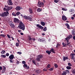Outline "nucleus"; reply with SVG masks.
Wrapping results in <instances>:
<instances>
[{
	"mask_svg": "<svg viewBox=\"0 0 75 75\" xmlns=\"http://www.w3.org/2000/svg\"><path fill=\"white\" fill-rule=\"evenodd\" d=\"M13 22L15 23H19L18 27L19 29H21L23 31L25 30V25L18 19L16 18H14L13 19Z\"/></svg>",
	"mask_w": 75,
	"mask_h": 75,
	"instance_id": "1",
	"label": "nucleus"
},
{
	"mask_svg": "<svg viewBox=\"0 0 75 75\" xmlns=\"http://www.w3.org/2000/svg\"><path fill=\"white\" fill-rule=\"evenodd\" d=\"M38 6L39 7H44V3L41 1H39L38 3Z\"/></svg>",
	"mask_w": 75,
	"mask_h": 75,
	"instance_id": "2",
	"label": "nucleus"
},
{
	"mask_svg": "<svg viewBox=\"0 0 75 75\" xmlns=\"http://www.w3.org/2000/svg\"><path fill=\"white\" fill-rule=\"evenodd\" d=\"M9 14V13H8V11H6V12H4V13H2V16H4V17H5V16H8V15Z\"/></svg>",
	"mask_w": 75,
	"mask_h": 75,
	"instance_id": "3",
	"label": "nucleus"
},
{
	"mask_svg": "<svg viewBox=\"0 0 75 75\" xmlns=\"http://www.w3.org/2000/svg\"><path fill=\"white\" fill-rule=\"evenodd\" d=\"M9 25L12 28H15V25H14L13 22L12 21L9 22Z\"/></svg>",
	"mask_w": 75,
	"mask_h": 75,
	"instance_id": "4",
	"label": "nucleus"
},
{
	"mask_svg": "<svg viewBox=\"0 0 75 75\" xmlns=\"http://www.w3.org/2000/svg\"><path fill=\"white\" fill-rule=\"evenodd\" d=\"M7 3L8 6H12L13 4L11 0H8V1H7Z\"/></svg>",
	"mask_w": 75,
	"mask_h": 75,
	"instance_id": "5",
	"label": "nucleus"
},
{
	"mask_svg": "<svg viewBox=\"0 0 75 75\" xmlns=\"http://www.w3.org/2000/svg\"><path fill=\"white\" fill-rule=\"evenodd\" d=\"M21 7L20 6H18L15 8V10H17V11H19L21 9Z\"/></svg>",
	"mask_w": 75,
	"mask_h": 75,
	"instance_id": "6",
	"label": "nucleus"
},
{
	"mask_svg": "<svg viewBox=\"0 0 75 75\" xmlns=\"http://www.w3.org/2000/svg\"><path fill=\"white\" fill-rule=\"evenodd\" d=\"M14 58V55L13 54H11L9 57V58L10 59H13Z\"/></svg>",
	"mask_w": 75,
	"mask_h": 75,
	"instance_id": "7",
	"label": "nucleus"
},
{
	"mask_svg": "<svg viewBox=\"0 0 75 75\" xmlns=\"http://www.w3.org/2000/svg\"><path fill=\"white\" fill-rule=\"evenodd\" d=\"M74 55H75V54L74 53H72L70 54V56L71 57V59H73L74 58Z\"/></svg>",
	"mask_w": 75,
	"mask_h": 75,
	"instance_id": "8",
	"label": "nucleus"
},
{
	"mask_svg": "<svg viewBox=\"0 0 75 75\" xmlns=\"http://www.w3.org/2000/svg\"><path fill=\"white\" fill-rule=\"evenodd\" d=\"M69 12L70 13L72 12V13H71V14H74V9H71L69 10Z\"/></svg>",
	"mask_w": 75,
	"mask_h": 75,
	"instance_id": "9",
	"label": "nucleus"
},
{
	"mask_svg": "<svg viewBox=\"0 0 75 75\" xmlns=\"http://www.w3.org/2000/svg\"><path fill=\"white\" fill-rule=\"evenodd\" d=\"M65 26H66L67 27V28L69 30L71 29V28H70V26H69V25L68 24V23H66L65 24Z\"/></svg>",
	"mask_w": 75,
	"mask_h": 75,
	"instance_id": "10",
	"label": "nucleus"
},
{
	"mask_svg": "<svg viewBox=\"0 0 75 75\" xmlns=\"http://www.w3.org/2000/svg\"><path fill=\"white\" fill-rule=\"evenodd\" d=\"M44 39L42 38L39 39L38 40V41H39L40 42H43L44 41Z\"/></svg>",
	"mask_w": 75,
	"mask_h": 75,
	"instance_id": "11",
	"label": "nucleus"
},
{
	"mask_svg": "<svg viewBox=\"0 0 75 75\" xmlns=\"http://www.w3.org/2000/svg\"><path fill=\"white\" fill-rule=\"evenodd\" d=\"M62 19L63 20H64V21H66V20H67V18L65 16H62Z\"/></svg>",
	"mask_w": 75,
	"mask_h": 75,
	"instance_id": "12",
	"label": "nucleus"
},
{
	"mask_svg": "<svg viewBox=\"0 0 75 75\" xmlns=\"http://www.w3.org/2000/svg\"><path fill=\"white\" fill-rule=\"evenodd\" d=\"M12 8H13V7L8 6V8H7V10L8 11L9 10H11Z\"/></svg>",
	"mask_w": 75,
	"mask_h": 75,
	"instance_id": "13",
	"label": "nucleus"
},
{
	"mask_svg": "<svg viewBox=\"0 0 75 75\" xmlns=\"http://www.w3.org/2000/svg\"><path fill=\"white\" fill-rule=\"evenodd\" d=\"M27 20L30 21H32L33 19H32V17H30V16H28V19Z\"/></svg>",
	"mask_w": 75,
	"mask_h": 75,
	"instance_id": "14",
	"label": "nucleus"
},
{
	"mask_svg": "<svg viewBox=\"0 0 75 75\" xmlns=\"http://www.w3.org/2000/svg\"><path fill=\"white\" fill-rule=\"evenodd\" d=\"M38 27L39 28H40V29H41V30H43L44 29V28L43 27L41 26V25H39V24H38Z\"/></svg>",
	"mask_w": 75,
	"mask_h": 75,
	"instance_id": "15",
	"label": "nucleus"
},
{
	"mask_svg": "<svg viewBox=\"0 0 75 75\" xmlns=\"http://www.w3.org/2000/svg\"><path fill=\"white\" fill-rule=\"evenodd\" d=\"M54 48H52L50 50V51L51 52H52V53H54V54L55 53V52L54 51Z\"/></svg>",
	"mask_w": 75,
	"mask_h": 75,
	"instance_id": "16",
	"label": "nucleus"
},
{
	"mask_svg": "<svg viewBox=\"0 0 75 75\" xmlns=\"http://www.w3.org/2000/svg\"><path fill=\"white\" fill-rule=\"evenodd\" d=\"M63 60L64 61H65L66 60V59H68V57H65L64 56L63 58Z\"/></svg>",
	"mask_w": 75,
	"mask_h": 75,
	"instance_id": "17",
	"label": "nucleus"
},
{
	"mask_svg": "<svg viewBox=\"0 0 75 75\" xmlns=\"http://www.w3.org/2000/svg\"><path fill=\"white\" fill-rule=\"evenodd\" d=\"M46 53H47L48 55H50V54H51V53L50 50V51L46 50Z\"/></svg>",
	"mask_w": 75,
	"mask_h": 75,
	"instance_id": "18",
	"label": "nucleus"
},
{
	"mask_svg": "<svg viewBox=\"0 0 75 75\" xmlns=\"http://www.w3.org/2000/svg\"><path fill=\"white\" fill-rule=\"evenodd\" d=\"M29 11L30 14H33V10L31 8H29Z\"/></svg>",
	"mask_w": 75,
	"mask_h": 75,
	"instance_id": "19",
	"label": "nucleus"
},
{
	"mask_svg": "<svg viewBox=\"0 0 75 75\" xmlns=\"http://www.w3.org/2000/svg\"><path fill=\"white\" fill-rule=\"evenodd\" d=\"M41 25H42L43 26H44L45 25V23H44V22L42 21L41 22Z\"/></svg>",
	"mask_w": 75,
	"mask_h": 75,
	"instance_id": "20",
	"label": "nucleus"
},
{
	"mask_svg": "<svg viewBox=\"0 0 75 75\" xmlns=\"http://www.w3.org/2000/svg\"><path fill=\"white\" fill-rule=\"evenodd\" d=\"M21 14V13L20 12H17V13H15V14L16 15V16H19L20 14Z\"/></svg>",
	"mask_w": 75,
	"mask_h": 75,
	"instance_id": "21",
	"label": "nucleus"
},
{
	"mask_svg": "<svg viewBox=\"0 0 75 75\" xmlns=\"http://www.w3.org/2000/svg\"><path fill=\"white\" fill-rule=\"evenodd\" d=\"M43 57V55H38V58H39L40 59H42Z\"/></svg>",
	"mask_w": 75,
	"mask_h": 75,
	"instance_id": "22",
	"label": "nucleus"
},
{
	"mask_svg": "<svg viewBox=\"0 0 75 75\" xmlns=\"http://www.w3.org/2000/svg\"><path fill=\"white\" fill-rule=\"evenodd\" d=\"M67 75V72L65 71H63L62 74V75Z\"/></svg>",
	"mask_w": 75,
	"mask_h": 75,
	"instance_id": "23",
	"label": "nucleus"
},
{
	"mask_svg": "<svg viewBox=\"0 0 75 75\" xmlns=\"http://www.w3.org/2000/svg\"><path fill=\"white\" fill-rule=\"evenodd\" d=\"M62 45H63V47H67V44L65 43L64 42L62 43Z\"/></svg>",
	"mask_w": 75,
	"mask_h": 75,
	"instance_id": "24",
	"label": "nucleus"
},
{
	"mask_svg": "<svg viewBox=\"0 0 75 75\" xmlns=\"http://www.w3.org/2000/svg\"><path fill=\"white\" fill-rule=\"evenodd\" d=\"M66 68L67 69H71V67H70V66H67L66 67Z\"/></svg>",
	"mask_w": 75,
	"mask_h": 75,
	"instance_id": "25",
	"label": "nucleus"
},
{
	"mask_svg": "<svg viewBox=\"0 0 75 75\" xmlns=\"http://www.w3.org/2000/svg\"><path fill=\"white\" fill-rule=\"evenodd\" d=\"M42 11V9H41L40 8H38V12H40Z\"/></svg>",
	"mask_w": 75,
	"mask_h": 75,
	"instance_id": "26",
	"label": "nucleus"
},
{
	"mask_svg": "<svg viewBox=\"0 0 75 75\" xmlns=\"http://www.w3.org/2000/svg\"><path fill=\"white\" fill-rule=\"evenodd\" d=\"M6 53V51L5 50H3L1 52V53L2 54H5Z\"/></svg>",
	"mask_w": 75,
	"mask_h": 75,
	"instance_id": "27",
	"label": "nucleus"
},
{
	"mask_svg": "<svg viewBox=\"0 0 75 75\" xmlns=\"http://www.w3.org/2000/svg\"><path fill=\"white\" fill-rule=\"evenodd\" d=\"M23 18L25 19V20H27L28 18V16H24Z\"/></svg>",
	"mask_w": 75,
	"mask_h": 75,
	"instance_id": "28",
	"label": "nucleus"
},
{
	"mask_svg": "<svg viewBox=\"0 0 75 75\" xmlns=\"http://www.w3.org/2000/svg\"><path fill=\"white\" fill-rule=\"evenodd\" d=\"M49 71H52L53 70H54V68L52 67L50 68L49 69Z\"/></svg>",
	"mask_w": 75,
	"mask_h": 75,
	"instance_id": "29",
	"label": "nucleus"
},
{
	"mask_svg": "<svg viewBox=\"0 0 75 75\" xmlns=\"http://www.w3.org/2000/svg\"><path fill=\"white\" fill-rule=\"evenodd\" d=\"M47 30V27H45L44 29H43V30L44 31H46Z\"/></svg>",
	"mask_w": 75,
	"mask_h": 75,
	"instance_id": "30",
	"label": "nucleus"
},
{
	"mask_svg": "<svg viewBox=\"0 0 75 75\" xmlns=\"http://www.w3.org/2000/svg\"><path fill=\"white\" fill-rule=\"evenodd\" d=\"M1 57H3V58H6V56L5 55L1 54Z\"/></svg>",
	"mask_w": 75,
	"mask_h": 75,
	"instance_id": "31",
	"label": "nucleus"
},
{
	"mask_svg": "<svg viewBox=\"0 0 75 75\" xmlns=\"http://www.w3.org/2000/svg\"><path fill=\"white\" fill-rule=\"evenodd\" d=\"M69 39H70V38H72V35H70L69 36Z\"/></svg>",
	"mask_w": 75,
	"mask_h": 75,
	"instance_id": "32",
	"label": "nucleus"
},
{
	"mask_svg": "<svg viewBox=\"0 0 75 75\" xmlns=\"http://www.w3.org/2000/svg\"><path fill=\"white\" fill-rule=\"evenodd\" d=\"M28 39L29 41H31L32 38H31V36H29L28 37Z\"/></svg>",
	"mask_w": 75,
	"mask_h": 75,
	"instance_id": "33",
	"label": "nucleus"
},
{
	"mask_svg": "<svg viewBox=\"0 0 75 75\" xmlns=\"http://www.w3.org/2000/svg\"><path fill=\"white\" fill-rule=\"evenodd\" d=\"M65 71H66V72H67V74H69V71L68 70H65Z\"/></svg>",
	"mask_w": 75,
	"mask_h": 75,
	"instance_id": "34",
	"label": "nucleus"
},
{
	"mask_svg": "<svg viewBox=\"0 0 75 75\" xmlns=\"http://www.w3.org/2000/svg\"><path fill=\"white\" fill-rule=\"evenodd\" d=\"M47 67V68H51V66L50 65V64H48Z\"/></svg>",
	"mask_w": 75,
	"mask_h": 75,
	"instance_id": "35",
	"label": "nucleus"
},
{
	"mask_svg": "<svg viewBox=\"0 0 75 75\" xmlns=\"http://www.w3.org/2000/svg\"><path fill=\"white\" fill-rule=\"evenodd\" d=\"M0 36L1 37H5V36H6V35H5V34H0Z\"/></svg>",
	"mask_w": 75,
	"mask_h": 75,
	"instance_id": "36",
	"label": "nucleus"
},
{
	"mask_svg": "<svg viewBox=\"0 0 75 75\" xmlns=\"http://www.w3.org/2000/svg\"><path fill=\"white\" fill-rule=\"evenodd\" d=\"M54 66L55 68H58V65H57V64H54Z\"/></svg>",
	"mask_w": 75,
	"mask_h": 75,
	"instance_id": "37",
	"label": "nucleus"
},
{
	"mask_svg": "<svg viewBox=\"0 0 75 75\" xmlns=\"http://www.w3.org/2000/svg\"><path fill=\"white\" fill-rule=\"evenodd\" d=\"M4 11H8L7 8H4Z\"/></svg>",
	"mask_w": 75,
	"mask_h": 75,
	"instance_id": "38",
	"label": "nucleus"
},
{
	"mask_svg": "<svg viewBox=\"0 0 75 75\" xmlns=\"http://www.w3.org/2000/svg\"><path fill=\"white\" fill-rule=\"evenodd\" d=\"M13 59H10V61L11 63H13L14 62V61H13V60H12Z\"/></svg>",
	"mask_w": 75,
	"mask_h": 75,
	"instance_id": "39",
	"label": "nucleus"
},
{
	"mask_svg": "<svg viewBox=\"0 0 75 75\" xmlns=\"http://www.w3.org/2000/svg\"><path fill=\"white\" fill-rule=\"evenodd\" d=\"M69 39H70L68 37H67V38H65V40H66V41H68V40H69Z\"/></svg>",
	"mask_w": 75,
	"mask_h": 75,
	"instance_id": "40",
	"label": "nucleus"
},
{
	"mask_svg": "<svg viewBox=\"0 0 75 75\" xmlns=\"http://www.w3.org/2000/svg\"><path fill=\"white\" fill-rule=\"evenodd\" d=\"M68 65L69 67H72V64L70 63H68Z\"/></svg>",
	"mask_w": 75,
	"mask_h": 75,
	"instance_id": "41",
	"label": "nucleus"
},
{
	"mask_svg": "<svg viewBox=\"0 0 75 75\" xmlns=\"http://www.w3.org/2000/svg\"><path fill=\"white\" fill-rule=\"evenodd\" d=\"M60 45L58 43L57 44L56 48H58V46H59Z\"/></svg>",
	"mask_w": 75,
	"mask_h": 75,
	"instance_id": "42",
	"label": "nucleus"
},
{
	"mask_svg": "<svg viewBox=\"0 0 75 75\" xmlns=\"http://www.w3.org/2000/svg\"><path fill=\"white\" fill-rule=\"evenodd\" d=\"M12 14L13 15V16H16V13H12Z\"/></svg>",
	"mask_w": 75,
	"mask_h": 75,
	"instance_id": "43",
	"label": "nucleus"
},
{
	"mask_svg": "<svg viewBox=\"0 0 75 75\" xmlns=\"http://www.w3.org/2000/svg\"><path fill=\"white\" fill-rule=\"evenodd\" d=\"M16 47H19V44L18 43H16Z\"/></svg>",
	"mask_w": 75,
	"mask_h": 75,
	"instance_id": "44",
	"label": "nucleus"
},
{
	"mask_svg": "<svg viewBox=\"0 0 75 75\" xmlns=\"http://www.w3.org/2000/svg\"><path fill=\"white\" fill-rule=\"evenodd\" d=\"M54 3H57L58 2V1L57 0H54Z\"/></svg>",
	"mask_w": 75,
	"mask_h": 75,
	"instance_id": "45",
	"label": "nucleus"
},
{
	"mask_svg": "<svg viewBox=\"0 0 75 75\" xmlns=\"http://www.w3.org/2000/svg\"><path fill=\"white\" fill-rule=\"evenodd\" d=\"M23 67H25L26 68V67H27V65L25 64H23Z\"/></svg>",
	"mask_w": 75,
	"mask_h": 75,
	"instance_id": "46",
	"label": "nucleus"
},
{
	"mask_svg": "<svg viewBox=\"0 0 75 75\" xmlns=\"http://www.w3.org/2000/svg\"><path fill=\"white\" fill-rule=\"evenodd\" d=\"M22 64H25V61H23L22 62Z\"/></svg>",
	"mask_w": 75,
	"mask_h": 75,
	"instance_id": "47",
	"label": "nucleus"
},
{
	"mask_svg": "<svg viewBox=\"0 0 75 75\" xmlns=\"http://www.w3.org/2000/svg\"><path fill=\"white\" fill-rule=\"evenodd\" d=\"M7 36L8 38H11V37H10V36L9 35L7 34Z\"/></svg>",
	"mask_w": 75,
	"mask_h": 75,
	"instance_id": "48",
	"label": "nucleus"
},
{
	"mask_svg": "<svg viewBox=\"0 0 75 75\" xmlns=\"http://www.w3.org/2000/svg\"><path fill=\"white\" fill-rule=\"evenodd\" d=\"M19 63H20V62H19V61H17V62L16 63L17 65L19 64Z\"/></svg>",
	"mask_w": 75,
	"mask_h": 75,
	"instance_id": "49",
	"label": "nucleus"
},
{
	"mask_svg": "<svg viewBox=\"0 0 75 75\" xmlns=\"http://www.w3.org/2000/svg\"><path fill=\"white\" fill-rule=\"evenodd\" d=\"M32 62H33V64H34L35 65H36V63H35V62L33 60L32 61Z\"/></svg>",
	"mask_w": 75,
	"mask_h": 75,
	"instance_id": "50",
	"label": "nucleus"
},
{
	"mask_svg": "<svg viewBox=\"0 0 75 75\" xmlns=\"http://www.w3.org/2000/svg\"><path fill=\"white\" fill-rule=\"evenodd\" d=\"M17 53H18V54H19L20 55L21 54H22L21 52H18Z\"/></svg>",
	"mask_w": 75,
	"mask_h": 75,
	"instance_id": "51",
	"label": "nucleus"
},
{
	"mask_svg": "<svg viewBox=\"0 0 75 75\" xmlns=\"http://www.w3.org/2000/svg\"><path fill=\"white\" fill-rule=\"evenodd\" d=\"M5 71H6V70L3 69L2 72V73H4V72H5Z\"/></svg>",
	"mask_w": 75,
	"mask_h": 75,
	"instance_id": "52",
	"label": "nucleus"
},
{
	"mask_svg": "<svg viewBox=\"0 0 75 75\" xmlns=\"http://www.w3.org/2000/svg\"><path fill=\"white\" fill-rule=\"evenodd\" d=\"M3 69L4 70H5L6 69V67H4V66H3Z\"/></svg>",
	"mask_w": 75,
	"mask_h": 75,
	"instance_id": "53",
	"label": "nucleus"
},
{
	"mask_svg": "<svg viewBox=\"0 0 75 75\" xmlns=\"http://www.w3.org/2000/svg\"><path fill=\"white\" fill-rule=\"evenodd\" d=\"M40 60H41V59H40V58H39V57H38V62L40 61Z\"/></svg>",
	"mask_w": 75,
	"mask_h": 75,
	"instance_id": "54",
	"label": "nucleus"
},
{
	"mask_svg": "<svg viewBox=\"0 0 75 75\" xmlns=\"http://www.w3.org/2000/svg\"><path fill=\"white\" fill-rule=\"evenodd\" d=\"M6 56L7 57H8V56H9V54L8 53H7L6 54Z\"/></svg>",
	"mask_w": 75,
	"mask_h": 75,
	"instance_id": "55",
	"label": "nucleus"
},
{
	"mask_svg": "<svg viewBox=\"0 0 75 75\" xmlns=\"http://www.w3.org/2000/svg\"><path fill=\"white\" fill-rule=\"evenodd\" d=\"M8 6H7V5H5V7L6 8H8Z\"/></svg>",
	"mask_w": 75,
	"mask_h": 75,
	"instance_id": "56",
	"label": "nucleus"
},
{
	"mask_svg": "<svg viewBox=\"0 0 75 75\" xmlns=\"http://www.w3.org/2000/svg\"><path fill=\"white\" fill-rule=\"evenodd\" d=\"M71 44V42H69L68 43H67V45H70Z\"/></svg>",
	"mask_w": 75,
	"mask_h": 75,
	"instance_id": "57",
	"label": "nucleus"
},
{
	"mask_svg": "<svg viewBox=\"0 0 75 75\" xmlns=\"http://www.w3.org/2000/svg\"><path fill=\"white\" fill-rule=\"evenodd\" d=\"M11 38H12V40L13 41L14 40V38H13V37H11Z\"/></svg>",
	"mask_w": 75,
	"mask_h": 75,
	"instance_id": "58",
	"label": "nucleus"
},
{
	"mask_svg": "<svg viewBox=\"0 0 75 75\" xmlns=\"http://www.w3.org/2000/svg\"><path fill=\"white\" fill-rule=\"evenodd\" d=\"M18 32L19 33H21V30H18Z\"/></svg>",
	"mask_w": 75,
	"mask_h": 75,
	"instance_id": "59",
	"label": "nucleus"
},
{
	"mask_svg": "<svg viewBox=\"0 0 75 75\" xmlns=\"http://www.w3.org/2000/svg\"><path fill=\"white\" fill-rule=\"evenodd\" d=\"M62 10H63V11H65V9L64 8H62Z\"/></svg>",
	"mask_w": 75,
	"mask_h": 75,
	"instance_id": "60",
	"label": "nucleus"
},
{
	"mask_svg": "<svg viewBox=\"0 0 75 75\" xmlns=\"http://www.w3.org/2000/svg\"><path fill=\"white\" fill-rule=\"evenodd\" d=\"M32 40H33V41H35V39L33 38L32 39Z\"/></svg>",
	"mask_w": 75,
	"mask_h": 75,
	"instance_id": "61",
	"label": "nucleus"
},
{
	"mask_svg": "<svg viewBox=\"0 0 75 75\" xmlns=\"http://www.w3.org/2000/svg\"><path fill=\"white\" fill-rule=\"evenodd\" d=\"M71 18L72 20H74V17H71Z\"/></svg>",
	"mask_w": 75,
	"mask_h": 75,
	"instance_id": "62",
	"label": "nucleus"
},
{
	"mask_svg": "<svg viewBox=\"0 0 75 75\" xmlns=\"http://www.w3.org/2000/svg\"><path fill=\"white\" fill-rule=\"evenodd\" d=\"M73 38L74 39V40H75V36H73Z\"/></svg>",
	"mask_w": 75,
	"mask_h": 75,
	"instance_id": "63",
	"label": "nucleus"
},
{
	"mask_svg": "<svg viewBox=\"0 0 75 75\" xmlns=\"http://www.w3.org/2000/svg\"><path fill=\"white\" fill-rule=\"evenodd\" d=\"M74 60V62H75V57H74V59H73Z\"/></svg>",
	"mask_w": 75,
	"mask_h": 75,
	"instance_id": "64",
	"label": "nucleus"
}]
</instances>
